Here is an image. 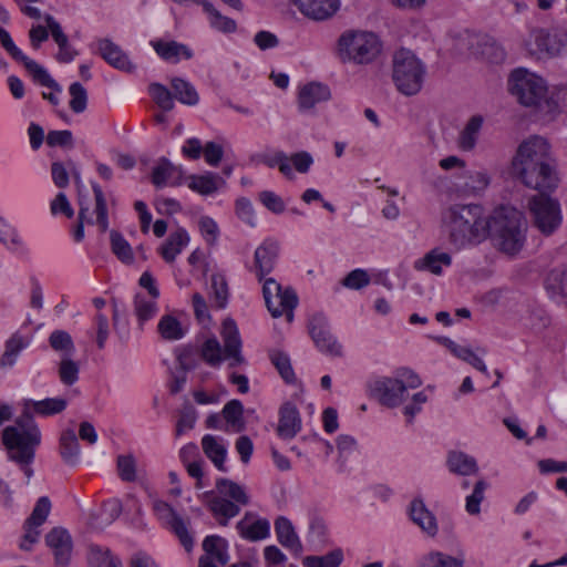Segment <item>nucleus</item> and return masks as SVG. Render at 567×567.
<instances>
[{"label":"nucleus","mask_w":567,"mask_h":567,"mask_svg":"<svg viewBox=\"0 0 567 567\" xmlns=\"http://www.w3.org/2000/svg\"><path fill=\"white\" fill-rule=\"evenodd\" d=\"M491 234L497 248L513 257L524 247L527 223L522 212L512 206L496 208L491 217Z\"/></svg>","instance_id":"nucleus-1"},{"label":"nucleus","mask_w":567,"mask_h":567,"mask_svg":"<svg viewBox=\"0 0 567 567\" xmlns=\"http://www.w3.org/2000/svg\"><path fill=\"white\" fill-rule=\"evenodd\" d=\"M224 347L213 337L207 339L202 347V357L212 367H219L224 360H229V367L245 363L241 354L243 342L236 322L228 318L221 327Z\"/></svg>","instance_id":"nucleus-2"},{"label":"nucleus","mask_w":567,"mask_h":567,"mask_svg":"<svg viewBox=\"0 0 567 567\" xmlns=\"http://www.w3.org/2000/svg\"><path fill=\"white\" fill-rule=\"evenodd\" d=\"M381 49L378 35L369 31L348 30L338 40L339 56L343 62L370 63L377 59Z\"/></svg>","instance_id":"nucleus-3"},{"label":"nucleus","mask_w":567,"mask_h":567,"mask_svg":"<svg viewBox=\"0 0 567 567\" xmlns=\"http://www.w3.org/2000/svg\"><path fill=\"white\" fill-rule=\"evenodd\" d=\"M216 491L219 496H214V491L206 492V497L213 496L208 503L210 512L215 516H221L220 525L226 526L228 519L237 516L240 512L239 505H247L249 497L243 486L228 478L216 481Z\"/></svg>","instance_id":"nucleus-4"},{"label":"nucleus","mask_w":567,"mask_h":567,"mask_svg":"<svg viewBox=\"0 0 567 567\" xmlns=\"http://www.w3.org/2000/svg\"><path fill=\"white\" fill-rule=\"evenodd\" d=\"M425 76L424 64L410 50L401 49L393 55L392 78L396 89L411 96L422 89Z\"/></svg>","instance_id":"nucleus-5"},{"label":"nucleus","mask_w":567,"mask_h":567,"mask_svg":"<svg viewBox=\"0 0 567 567\" xmlns=\"http://www.w3.org/2000/svg\"><path fill=\"white\" fill-rule=\"evenodd\" d=\"M546 164H554L550 156V146L544 137L538 135L523 141L512 162L514 173L524 174L529 183L535 181L533 176L534 166L546 167Z\"/></svg>","instance_id":"nucleus-6"},{"label":"nucleus","mask_w":567,"mask_h":567,"mask_svg":"<svg viewBox=\"0 0 567 567\" xmlns=\"http://www.w3.org/2000/svg\"><path fill=\"white\" fill-rule=\"evenodd\" d=\"M508 85L512 94L523 105L537 106L542 101H546L547 85L545 81L526 69L513 71Z\"/></svg>","instance_id":"nucleus-7"},{"label":"nucleus","mask_w":567,"mask_h":567,"mask_svg":"<svg viewBox=\"0 0 567 567\" xmlns=\"http://www.w3.org/2000/svg\"><path fill=\"white\" fill-rule=\"evenodd\" d=\"M528 207L534 225L542 234L550 235L561 224L559 203L545 193L534 195L528 202Z\"/></svg>","instance_id":"nucleus-8"},{"label":"nucleus","mask_w":567,"mask_h":567,"mask_svg":"<svg viewBox=\"0 0 567 567\" xmlns=\"http://www.w3.org/2000/svg\"><path fill=\"white\" fill-rule=\"evenodd\" d=\"M262 295L272 317L278 318L286 313L288 321L292 320V311L298 305V297L292 288H282L274 278H266Z\"/></svg>","instance_id":"nucleus-9"},{"label":"nucleus","mask_w":567,"mask_h":567,"mask_svg":"<svg viewBox=\"0 0 567 567\" xmlns=\"http://www.w3.org/2000/svg\"><path fill=\"white\" fill-rule=\"evenodd\" d=\"M30 435L38 436L39 445L41 444V431L34 422V412L31 408V399H25L22 402V413L16 420V425H10L3 429L1 433V441L4 449L9 447L14 442L23 446L29 442Z\"/></svg>","instance_id":"nucleus-10"},{"label":"nucleus","mask_w":567,"mask_h":567,"mask_svg":"<svg viewBox=\"0 0 567 567\" xmlns=\"http://www.w3.org/2000/svg\"><path fill=\"white\" fill-rule=\"evenodd\" d=\"M0 43L2 48L14 59L22 63L27 71L31 74L34 82L42 86L53 89L58 92L62 91L61 86L49 74V72L34 60L28 58L12 41L9 32L0 28Z\"/></svg>","instance_id":"nucleus-11"},{"label":"nucleus","mask_w":567,"mask_h":567,"mask_svg":"<svg viewBox=\"0 0 567 567\" xmlns=\"http://www.w3.org/2000/svg\"><path fill=\"white\" fill-rule=\"evenodd\" d=\"M525 45L530 55L543 59L560 54L567 43L564 34L536 28L530 31Z\"/></svg>","instance_id":"nucleus-12"},{"label":"nucleus","mask_w":567,"mask_h":567,"mask_svg":"<svg viewBox=\"0 0 567 567\" xmlns=\"http://www.w3.org/2000/svg\"><path fill=\"white\" fill-rule=\"evenodd\" d=\"M370 395L377 399L382 405L395 408L400 405L406 392L403 380L399 378L382 377L368 383Z\"/></svg>","instance_id":"nucleus-13"},{"label":"nucleus","mask_w":567,"mask_h":567,"mask_svg":"<svg viewBox=\"0 0 567 567\" xmlns=\"http://www.w3.org/2000/svg\"><path fill=\"white\" fill-rule=\"evenodd\" d=\"M491 228V220L480 205H463V240L475 245L483 241Z\"/></svg>","instance_id":"nucleus-14"},{"label":"nucleus","mask_w":567,"mask_h":567,"mask_svg":"<svg viewBox=\"0 0 567 567\" xmlns=\"http://www.w3.org/2000/svg\"><path fill=\"white\" fill-rule=\"evenodd\" d=\"M309 333L317 349L330 357H341L342 346L329 329L328 321L322 315H315L309 322Z\"/></svg>","instance_id":"nucleus-15"},{"label":"nucleus","mask_w":567,"mask_h":567,"mask_svg":"<svg viewBox=\"0 0 567 567\" xmlns=\"http://www.w3.org/2000/svg\"><path fill=\"white\" fill-rule=\"evenodd\" d=\"M153 511L158 519L169 526L178 537L185 550L189 553L193 549L194 540L183 518L176 514L169 504L161 499L153 502Z\"/></svg>","instance_id":"nucleus-16"},{"label":"nucleus","mask_w":567,"mask_h":567,"mask_svg":"<svg viewBox=\"0 0 567 567\" xmlns=\"http://www.w3.org/2000/svg\"><path fill=\"white\" fill-rule=\"evenodd\" d=\"M202 546L205 554L199 557L198 567H219L228 563V545L220 536H207Z\"/></svg>","instance_id":"nucleus-17"},{"label":"nucleus","mask_w":567,"mask_h":567,"mask_svg":"<svg viewBox=\"0 0 567 567\" xmlns=\"http://www.w3.org/2000/svg\"><path fill=\"white\" fill-rule=\"evenodd\" d=\"M39 446L38 436L30 435L29 442L23 444V446L14 442L13 445L10 444L6 449L9 461L14 462L28 478L33 476L31 464L34 461L35 451Z\"/></svg>","instance_id":"nucleus-18"},{"label":"nucleus","mask_w":567,"mask_h":567,"mask_svg":"<svg viewBox=\"0 0 567 567\" xmlns=\"http://www.w3.org/2000/svg\"><path fill=\"white\" fill-rule=\"evenodd\" d=\"M45 543L52 549L56 565L66 566L71 560L72 538L66 529L52 528L45 535Z\"/></svg>","instance_id":"nucleus-19"},{"label":"nucleus","mask_w":567,"mask_h":567,"mask_svg":"<svg viewBox=\"0 0 567 567\" xmlns=\"http://www.w3.org/2000/svg\"><path fill=\"white\" fill-rule=\"evenodd\" d=\"M301 430V417L297 406L285 402L279 409L278 435L284 440L293 439Z\"/></svg>","instance_id":"nucleus-20"},{"label":"nucleus","mask_w":567,"mask_h":567,"mask_svg":"<svg viewBox=\"0 0 567 567\" xmlns=\"http://www.w3.org/2000/svg\"><path fill=\"white\" fill-rule=\"evenodd\" d=\"M299 11L313 20L332 17L340 7V0H292Z\"/></svg>","instance_id":"nucleus-21"},{"label":"nucleus","mask_w":567,"mask_h":567,"mask_svg":"<svg viewBox=\"0 0 567 567\" xmlns=\"http://www.w3.org/2000/svg\"><path fill=\"white\" fill-rule=\"evenodd\" d=\"M183 171L166 157H161L152 169L151 181L156 188L181 184Z\"/></svg>","instance_id":"nucleus-22"},{"label":"nucleus","mask_w":567,"mask_h":567,"mask_svg":"<svg viewBox=\"0 0 567 567\" xmlns=\"http://www.w3.org/2000/svg\"><path fill=\"white\" fill-rule=\"evenodd\" d=\"M522 183L529 188L546 193L555 189L558 184V177L554 164H546V167L535 165L533 171L534 179L532 183L525 177L524 174H515Z\"/></svg>","instance_id":"nucleus-23"},{"label":"nucleus","mask_w":567,"mask_h":567,"mask_svg":"<svg viewBox=\"0 0 567 567\" xmlns=\"http://www.w3.org/2000/svg\"><path fill=\"white\" fill-rule=\"evenodd\" d=\"M279 252V246L266 240L255 251V268L259 281H265V276L272 271Z\"/></svg>","instance_id":"nucleus-24"},{"label":"nucleus","mask_w":567,"mask_h":567,"mask_svg":"<svg viewBox=\"0 0 567 567\" xmlns=\"http://www.w3.org/2000/svg\"><path fill=\"white\" fill-rule=\"evenodd\" d=\"M251 518L252 514L246 513L244 518L237 523L236 528L239 535L250 542H257L267 538L270 534L269 520L266 518L251 520Z\"/></svg>","instance_id":"nucleus-25"},{"label":"nucleus","mask_w":567,"mask_h":567,"mask_svg":"<svg viewBox=\"0 0 567 567\" xmlns=\"http://www.w3.org/2000/svg\"><path fill=\"white\" fill-rule=\"evenodd\" d=\"M275 532L278 542L295 556H300L303 551V546L297 535L292 523L285 516H279L275 522Z\"/></svg>","instance_id":"nucleus-26"},{"label":"nucleus","mask_w":567,"mask_h":567,"mask_svg":"<svg viewBox=\"0 0 567 567\" xmlns=\"http://www.w3.org/2000/svg\"><path fill=\"white\" fill-rule=\"evenodd\" d=\"M410 517L425 534L434 537L439 527L435 516L426 508L422 499H413L410 504Z\"/></svg>","instance_id":"nucleus-27"},{"label":"nucleus","mask_w":567,"mask_h":567,"mask_svg":"<svg viewBox=\"0 0 567 567\" xmlns=\"http://www.w3.org/2000/svg\"><path fill=\"white\" fill-rule=\"evenodd\" d=\"M97 49L101 56L112 66L123 71H131L133 69L128 56L111 40H99Z\"/></svg>","instance_id":"nucleus-28"},{"label":"nucleus","mask_w":567,"mask_h":567,"mask_svg":"<svg viewBox=\"0 0 567 567\" xmlns=\"http://www.w3.org/2000/svg\"><path fill=\"white\" fill-rule=\"evenodd\" d=\"M188 243V233L184 228L178 227L169 234L168 238L159 247L158 252L166 262L172 264Z\"/></svg>","instance_id":"nucleus-29"},{"label":"nucleus","mask_w":567,"mask_h":567,"mask_svg":"<svg viewBox=\"0 0 567 567\" xmlns=\"http://www.w3.org/2000/svg\"><path fill=\"white\" fill-rule=\"evenodd\" d=\"M330 96V89L327 85L315 82L309 83L299 92V107L302 111L311 110L316 104L328 101Z\"/></svg>","instance_id":"nucleus-30"},{"label":"nucleus","mask_w":567,"mask_h":567,"mask_svg":"<svg viewBox=\"0 0 567 567\" xmlns=\"http://www.w3.org/2000/svg\"><path fill=\"white\" fill-rule=\"evenodd\" d=\"M202 449L205 455L213 462L217 470L227 472L225 461L227 456V447L221 437L206 434L202 439Z\"/></svg>","instance_id":"nucleus-31"},{"label":"nucleus","mask_w":567,"mask_h":567,"mask_svg":"<svg viewBox=\"0 0 567 567\" xmlns=\"http://www.w3.org/2000/svg\"><path fill=\"white\" fill-rule=\"evenodd\" d=\"M151 44L163 60L172 63H177L181 56L186 60L193 56V52L187 45L176 41L156 40L152 41Z\"/></svg>","instance_id":"nucleus-32"},{"label":"nucleus","mask_w":567,"mask_h":567,"mask_svg":"<svg viewBox=\"0 0 567 567\" xmlns=\"http://www.w3.org/2000/svg\"><path fill=\"white\" fill-rule=\"evenodd\" d=\"M452 262L451 256L442 252L439 249H432L423 258L415 260L414 268L419 271H430L434 275L442 274V266H450Z\"/></svg>","instance_id":"nucleus-33"},{"label":"nucleus","mask_w":567,"mask_h":567,"mask_svg":"<svg viewBox=\"0 0 567 567\" xmlns=\"http://www.w3.org/2000/svg\"><path fill=\"white\" fill-rule=\"evenodd\" d=\"M475 43L482 48L481 51H474L475 58H482L491 63H501L505 60L504 49L494 40L486 37H473Z\"/></svg>","instance_id":"nucleus-34"},{"label":"nucleus","mask_w":567,"mask_h":567,"mask_svg":"<svg viewBox=\"0 0 567 567\" xmlns=\"http://www.w3.org/2000/svg\"><path fill=\"white\" fill-rule=\"evenodd\" d=\"M188 179V187L202 195H210L215 193L220 185L225 184L221 177L209 172L203 175H190Z\"/></svg>","instance_id":"nucleus-35"},{"label":"nucleus","mask_w":567,"mask_h":567,"mask_svg":"<svg viewBox=\"0 0 567 567\" xmlns=\"http://www.w3.org/2000/svg\"><path fill=\"white\" fill-rule=\"evenodd\" d=\"M221 413L227 423L226 431L230 430L235 433H239L245 430V421L243 417L244 405L239 400L234 399L227 402Z\"/></svg>","instance_id":"nucleus-36"},{"label":"nucleus","mask_w":567,"mask_h":567,"mask_svg":"<svg viewBox=\"0 0 567 567\" xmlns=\"http://www.w3.org/2000/svg\"><path fill=\"white\" fill-rule=\"evenodd\" d=\"M60 454L66 464L75 465L79 461L80 445L75 432L71 429L63 431L60 436Z\"/></svg>","instance_id":"nucleus-37"},{"label":"nucleus","mask_w":567,"mask_h":567,"mask_svg":"<svg viewBox=\"0 0 567 567\" xmlns=\"http://www.w3.org/2000/svg\"><path fill=\"white\" fill-rule=\"evenodd\" d=\"M87 561L90 567H122L121 560L112 556L107 547L96 544L89 546Z\"/></svg>","instance_id":"nucleus-38"},{"label":"nucleus","mask_w":567,"mask_h":567,"mask_svg":"<svg viewBox=\"0 0 567 567\" xmlns=\"http://www.w3.org/2000/svg\"><path fill=\"white\" fill-rule=\"evenodd\" d=\"M463 195H477L486 189L489 177L485 171H466L463 173Z\"/></svg>","instance_id":"nucleus-39"},{"label":"nucleus","mask_w":567,"mask_h":567,"mask_svg":"<svg viewBox=\"0 0 567 567\" xmlns=\"http://www.w3.org/2000/svg\"><path fill=\"white\" fill-rule=\"evenodd\" d=\"M157 298L148 297L142 293H137L134 297V312L137 317L140 326H143L144 322L152 319L158 308H157Z\"/></svg>","instance_id":"nucleus-40"},{"label":"nucleus","mask_w":567,"mask_h":567,"mask_svg":"<svg viewBox=\"0 0 567 567\" xmlns=\"http://www.w3.org/2000/svg\"><path fill=\"white\" fill-rule=\"evenodd\" d=\"M174 96L183 104L186 105H196L199 101L198 93L193 84L188 81L174 78L171 82Z\"/></svg>","instance_id":"nucleus-41"},{"label":"nucleus","mask_w":567,"mask_h":567,"mask_svg":"<svg viewBox=\"0 0 567 567\" xmlns=\"http://www.w3.org/2000/svg\"><path fill=\"white\" fill-rule=\"evenodd\" d=\"M27 342L19 333H13L6 342V350L0 359V367H12L19 353L27 347Z\"/></svg>","instance_id":"nucleus-42"},{"label":"nucleus","mask_w":567,"mask_h":567,"mask_svg":"<svg viewBox=\"0 0 567 567\" xmlns=\"http://www.w3.org/2000/svg\"><path fill=\"white\" fill-rule=\"evenodd\" d=\"M66 405V400L62 398H48L41 401L31 400V408L34 414L40 416L59 414L65 410Z\"/></svg>","instance_id":"nucleus-43"},{"label":"nucleus","mask_w":567,"mask_h":567,"mask_svg":"<svg viewBox=\"0 0 567 567\" xmlns=\"http://www.w3.org/2000/svg\"><path fill=\"white\" fill-rule=\"evenodd\" d=\"M157 330L163 339L169 341L179 340L185 334L181 322L172 315H165L161 318Z\"/></svg>","instance_id":"nucleus-44"},{"label":"nucleus","mask_w":567,"mask_h":567,"mask_svg":"<svg viewBox=\"0 0 567 567\" xmlns=\"http://www.w3.org/2000/svg\"><path fill=\"white\" fill-rule=\"evenodd\" d=\"M204 11L208 14L209 23L213 28L221 32H233L236 29V22L227 17H224L214 6L204 0L202 2Z\"/></svg>","instance_id":"nucleus-45"},{"label":"nucleus","mask_w":567,"mask_h":567,"mask_svg":"<svg viewBox=\"0 0 567 567\" xmlns=\"http://www.w3.org/2000/svg\"><path fill=\"white\" fill-rule=\"evenodd\" d=\"M92 189L95 199L94 213L96 215V225L101 233H105L109 229V215L104 193L100 185L92 182Z\"/></svg>","instance_id":"nucleus-46"},{"label":"nucleus","mask_w":567,"mask_h":567,"mask_svg":"<svg viewBox=\"0 0 567 567\" xmlns=\"http://www.w3.org/2000/svg\"><path fill=\"white\" fill-rule=\"evenodd\" d=\"M461 563L453 556L442 551L432 550L423 555L417 567H460Z\"/></svg>","instance_id":"nucleus-47"},{"label":"nucleus","mask_w":567,"mask_h":567,"mask_svg":"<svg viewBox=\"0 0 567 567\" xmlns=\"http://www.w3.org/2000/svg\"><path fill=\"white\" fill-rule=\"evenodd\" d=\"M343 560L340 548L329 551L323 556H307L302 560L303 567H339Z\"/></svg>","instance_id":"nucleus-48"},{"label":"nucleus","mask_w":567,"mask_h":567,"mask_svg":"<svg viewBox=\"0 0 567 567\" xmlns=\"http://www.w3.org/2000/svg\"><path fill=\"white\" fill-rule=\"evenodd\" d=\"M546 288L554 296L567 297V269L555 268L546 278Z\"/></svg>","instance_id":"nucleus-49"},{"label":"nucleus","mask_w":567,"mask_h":567,"mask_svg":"<svg viewBox=\"0 0 567 567\" xmlns=\"http://www.w3.org/2000/svg\"><path fill=\"white\" fill-rule=\"evenodd\" d=\"M111 248L113 254L124 264H132L134 260L133 250L127 240L116 230L110 233Z\"/></svg>","instance_id":"nucleus-50"},{"label":"nucleus","mask_w":567,"mask_h":567,"mask_svg":"<svg viewBox=\"0 0 567 567\" xmlns=\"http://www.w3.org/2000/svg\"><path fill=\"white\" fill-rule=\"evenodd\" d=\"M482 125L483 117L481 115H474L468 120L463 128V152L472 151L475 147Z\"/></svg>","instance_id":"nucleus-51"},{"label":"nucleus","mask_w":567,"mask_h":567,"mask_svg":"<svg viewBox=\"0 0 567 567\" xmlns=\"http://www.w3.org/2000/svg\"><path fill=\"white\" fill-rule=\"evenodd\" d=\"M51 348L62 353V358L71 357L74 352V343L69 332L54 330L49 337Z\"/></svg>","instance_id":"nucleus-52"},{"label":"nucleus","mask_w":567,"mask_h":567,"mask_svg":"<svg viewBox=\"0 0 567 567\" xmlns=\"http://www.w3.org/2000/svg\"><path fill=\"white\" fill-rule=\"evenodd\" d=\"M488 488V483L485 480H478L473 487L472 493L466 496L465 509L470 515L476 516L481 513V503L485 498V491Z\"/></svg>","instance_id":"nucleus-53"},{"label":"nucleus","mask_w":567,"mask_h":567,"mask_svg":"<svg viewBox=\"0 0 567 567\" xmlns=\"http://www.w3.org/2000/svg\"><path fill=\"white\" fill-rule=\"evenodd\" d=\"M271 363L276 367L281 378L287 383H293L296 381V375L293 369L291 367L290 359L288 354L281 351H272L270 353Z\"/></svg>","instance_id":"nucleus-54"},{"label":"nucleus","mask_w":567,"mask_h":567,"mask_svg":"<svg viewBox=\"0 0 567 567\" xmlns=\"http://www.w3.org/2000/svg\"><path fill=\"white\" fill-rule=\"evenodd\" d=\"M0 241L14 252L23 249V243L19 234L2 218H0Z\"/></svg>","instance_id":"nucleus-55"},{"label":"nucleus","mask_w":567,"mask_h":567,"mask_svg":"<svg viewBox=\"0 0 567 567\" xmlns=\"http://www.w3.org/2000/svg\"><path fill=\"white\" fill-rule=\"evenodd\" d=\"M150 93L155 101V103L165 112H168L173 110L174 107V101H173V94L171 91L159 84V83H153L150 86Z\"/></svg>","instance_id":"nucleus-56"},{"label":"nucleus","mask_w":567,"mask_h":567,"mask_svg":"<svg viewBox=\"0 0 567 567\" xmlns=\"http://www.w3.org/2000/svg\"><path fill=\"white\" fill-rule=\"evenodd\" d=\"M69 93L71 95L70 109L74 113L84 112L87 104V92L85 87L80 82H74L70 85Z\"/></svg>","instance_id":"nucleus-57"},{"label":"nucleus","mask_w":567,"mask_h":567,"mask_svg":"<svg viewBox=\"0 0 567 567\" xmlns=\"http://www.w3.org/2000/svg\"><path fill=\"white\" fill-rule=\"evenodd\" d=\"M213 299L217 308L223 309L228 301V286L224 276H212Z\"/></svg>","instance_id":"nucleus-58"},{"label":"nucleus","mask_w":567,"mask_h":567,"mask_svg":"<svg viewBox=\"0 0 567 567\" xmlns=\"http://www.w3.org/2000/svg\"><path fill=\"white\" fill-rule=\"evenodd\" d=\"M51 511V502L47 496H42L37 501V504L25 520L29 526H41L48 518Z\"/></svg>","instance_id":"nucleus-59"},{"label":"nucleus","mask_w":567,"mask_h":567,"mask_svg":"<svg viewBox=\"0 0 567 567\" xmlns=\"http://www.w3.org/2000/svg\"><path fill=\"white\" fill-rule=\"evenodd\" d=\"M59 377L66 385L74 384L79 379V365L70 357H64L59 367Z\"/></svg>","instance_id":"nucleus-60"},{"label":"nucleus","mask_w":567,"mask_h":567,"mask_svg":"<svg viewBox=\"0 0 567 567\" xmlns=\"http://www.w3.org/2000/svg\"><path fill=\"white\" fill-rule=\"evenodd\" d=\"M118 476L124 482L136 480V461L133 455H120L117 457Z\"/></svg>","instance_id":"nucleus-61"},{"label":"nucleus","mask_w":567,"mask_h":567,"mask_svg":"<svg viewBox=\"0 0 567 567\" xmlns=\"http://www.w3.org/2000/svg\"><path fill=\"white\" fill-rule=\"evenodd\" d=\"M197 420V412L192 405H185L176 424V436L183 435L186 431L195 426Z\"/></svg>","instance_id":"nucleus-62"},{"label":"nucleus","mask_w":567,"mask_h":567,"mask_svg":"<svg viewBox=\"0 0 567 567\" xmlns=\"http://www.w3.org/2000/svg\"><path fill=\"white\" fill-rule=\"evenodd\" d=\"M370 284V276L363 269L350 271L343 279L342 285L349 289L358 290Z\"/></svg>","instance_id":"nucleus-63"},{"label":"nucleus","mask_w":567,"mask_h":567,"mask_svg":"<svg viewBox=\"0 0 567 567\" xmlns=\"http://www.w3.org/2000/svg\"><path fill=\"white\" fill-rule=\"evenodd\" d=\"M545 103L550 112H567V85L557 87Z\"/></svg>","instance_id":"nucleus-64"}]
</instances>
